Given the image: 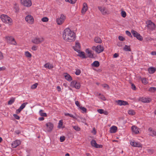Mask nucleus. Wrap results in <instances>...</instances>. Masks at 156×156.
<instances>
[{
	"label": "nucleus",
	"mask_w": 156,
	"mask_h": 156,
	"mask_svg": "<svg viewBox=\"0 0 156 156\" xmlns=\"http://www.w3.org/2000/svg\"><path fill=\"white\" fill-rule=\"evenodd\" d=\"M91 146L96 148H101L103 147L102 145L98 144L94 140H92L90 142Z\"/></svg>",
	"instance_id": "ddd939ff"
},
{
	"label": "nucleus",
	"mask_w": 156,
	"mask_h": 156,
	"mask_svg": "<svg viewBox=\"0 0 156 156\" xmlns=\"http://www.w3.org/2000/svg\"><path fill=\"white\" fill-rule=\"evenodd\" d=\"M102 86L108 89L109 88L108 85L106 84H103Z\"/></svg>",
	"instance_id": "bf43d9fd"
},
{
	"label": "nucleus",
	"mask_w": 156,
	"mask_h": 156,
	"mask_svg": "<svg viewBox=\"0 0 156 156\" xmlns=\"http://www.w3.org/2000/svg\"><path fill=\"white\" fill-rule=\"evenodd\" d=\"M115 102L117 104L120 105H128L129 104L128 102L126 101L122 100H118L116 101Z\"/></svg>",
	"instance_id": "dca6fc26"
},
{
	"label": "nucleus",
	"mask_w": 156,
	"mask_h": 156,
	"mask_svg": "<svg viewBox=\"0 0 156 156\" xmlns=\"http://www.w3.org/2000/svg\"><path fill=\"white\" fill-rule=\"evenodd\" d=\"M38 85V84L37 83H36L34 84H33L31 87V89H36Z\"/></svg>",
	"instance_id": "4c0bfd02"
},
{
	"label": "nucleus",
	"mask_w": 156,
	"mask_h": 156,
	"mask_svg": "<svg viewBox=\"0 0 156 156\" xmlns=\"http://www.w3.org/2000/svg\"><path fill=\"white\" fill-rule=\"evenodd\" d=\"M44 67L49 69H51L53 68V66L52 64L48 62L44 64Z\"/></svg>",
	"instance_id": "393cba45"
},
{
	"label": "nucleus",
	"mask_w": 156,
	"mask_h": 156,
	"mask_svg": "<svg viewBox=\"0 0 156 156\" xmlns=\"http://www.w3.org/2000/svg\"><path fill=\"white\" fill-rule=\"evenodd\" d=\"M28 104L27 102H25L23 103L20 108L22 110L26 107V105Z\"/></svg>",
	"instance_id": "473e14b6"
},
{
	"label": "nucleus",
	"mask_w": 156,
	"mask_h": 156,
	"mask_svg": "<svg viewBox=\"0 0 156 156\" xmlns=\"http://www.w3.org/2000/svg\"><path fill=\"white\" fill-rule=\"evenodd\" d=\"M25 20L28 23L32 24L34 23V20L33 16L30 15H27L25 18Z\"/></svg>",
	"instance_id": "423d86ee"
},
{
	"label": "nucleus",
	"mask_w": 156,
	"mask_h": 156,
	"mask_svg": "<svg viewBox=\"0 0 156 156\" xmlns=\"http://www.w3.org/2000/svg\"><path fill=\"white\" fill-rule=\"evenodd\" d=\"M94 41L96 43L100 44L102 42V40L101 39L98 37H95L94 38Z\"/></svg>",
	"instance_id": "c85d7f7f"
},
{
	"label": "nucleus",
	"mask_w": 156,
	"mask_h": 156,
	"mask_svg": "<svg viewBox=\"0 0 156 156\" xmlns=\"http://www.w3.org/2000/svg\"><path fill=\"white\" fill-rule=\"evenodd\" d=\"M131 88L133 90H136V87L133 83L131 84Z\"/></svg>",
	"instance_id": "6e6d98bb"
},
{
	"label": "nucleus",
	"mask_w": 156,
	"mask_h": 156,
	"mask_svg": "<svg viewBox=\"0 0 156 156\" xmlns=\"http://www.w3.org/2000/svg\"><path fill=\"white\" fill-rule=\"evenodd\" d=\"M44 38L41 37H36L32 40V42L34 44H38L42 43L44 41Z\"/></svg>",
	"instance_id": "7ed1b4c3"
},
{
	"label": "nucleus",
	"mask_w": 156,
	"mask_h": 156,
	"mask_svg": "<svg viewBox=\"0 0 156 156\" xmlns=\"http://www.w3.org/2000/svg\"><path fill=\"white\" fill-rule=\"evenodd\" d=\"M63 75L65 79L69 81H71L72 80V77L67 73H65Z\"/></svg>",
	"instance_id": "4be33fe9"
},
{
	"label": "nucleus",
	"mask_w": 156,
	"mask_h": 156,
	"mask_svg": "<svg viewBox=\"0 0 156 156\" xmlns=\"http://www.w3.org/2000/svg\"><path fill=\"white\" fill-rule=\"evenodd\" d=\"M121 15L123 17H125L126 15V13L125 11H122L121 12Z\"/></svg>",
	"instance_id": "c03bdc74"
},
{
	"label": "nucleus",
	"mask_w": 156,
	"mask_h": 156,
	"mask_svg": "<svg viewBox=\"0 0 156 156\" xmlns=\"http://www.w3.org/2000/svg\"><path fill=\"white\" fill-rule=\"evenodd\" d=\"M149 91L154 92L156 90V88L154 87H150L148 90Z\"/></svg>",
	"instance_id": "f704fd0d"
},
{
	"label": "nucleus",
	"mask_w": 156,
	"mask_h": 156,
	"mask_svg": "<svg viewBox=\"0 0 156 156\" xmlns=\"http://www.w3.org/2000/svg\"><path fill=\"white\" fill-rule=\"evenodd\" d=\"M104 110L102 109H99L98 110V112L99 113L101 114L103 113Z\"/></svg>",
	"instance_id": "09e8293b"
},
{
	"label": "nucleus",
	"mask_w": 156,
	"mask_h": 156,
	"mask_svg": "<svg viewBox=\"0 0 156 156\" xmlns=\"http://www.w3.org/2000/svg\"><path fill=\"white\" fill-rule=\"evenodd\" d=\"M119 56V55L117 53H115L113 55V57L114 58H116Z\"/></svg>",
	"instance_id": "69168bd1"
},
{
	"label": "nucleus",
	"mask_w": 156,
	"mask_h": 156,
	"mask_svg": "<svg viewBox=\"0 0 156 156\" xmlns=\"http://www.w3.org/2000/svg\"><path fill=\"white\" fill-rule=\"evenodd\" d=\"M21 144V142L19 140H16L13 141L12 144V147L13 148H16L19 146Z\"/></svg>",
	"instance_id": "f3484780"
},
{
	"label": "nucleus",
	"mask_w": 156,
	"mask_h": 156,
	"mask_svg": "<svg viewBox=\"0 0 156 156\" xmlns=\"http://www.w3.org/2000/svg\"><path fill=\"white\" fill-rule=\"evenodd\" d=\"M57 89L58 91L60 92L61 91V88L59 86H58L57 87Z\"/></svg>",
	"instance_id": "0e129e2a"
},
{
	"label": "nucleus",
	"mask_w": 156,
	"mask_h": 156,
	"mask_svg": "<svg viewBox=\"0 0 156 156\" xmlns=\"http://www.w3.org/2000/svg\"><path fill=\"white\" fill-rule=\"evenodd\" d=\"M92 133H93L94 134H95L96 133V132L95 130V129L94 128H93V130L92 131Z\"/></svg>",
	"instance_id": "680f3d73"
},
{
	"label": "nucleus",
	"mask_w": 156,
	"mask_h": 156,
	"mask_svg": "<svg viewBox=\"0 0 156 156\" xmlns=\"http://www.w3.org/2000/svg\"><path fill=\"white\" fill-rule=\"evenodd\" d=\"M21 110H22L20 108H19V109H18L16 110V113H17V114L19 113L21 111Z\"/></svg>",
	"instance_id": "4d7b16f0"
},
{
	"label": "nucleus",
	"mask_w": 156,
	"mask_h": 156,
	"mask_svg": "<svg viewBox=\"0 0 156 156\" xmlns=\"http://www.w3.org/2000/svg\"><path fill=\"white\" fill-rule=\"evenodd\" d=\"M5 41L9 43H11L12 44L15 45L16 42L14 38L12 37L7 36L5 37Z\"/></svg>",
	"instance_id": "f8f14e48"
},
{
	"label": "nucleus",
	"mask_w": 156,
	"mask_h": 156,
	"mask_svg": "<svg viewBox=\"0 0 156 156\" xmlns=\"http://www.w3.org/2000/svg\"><path fill=\"white\" fill-rule=\"evenodd\" d=\"M77 52L78 53V55L80 57L82 58H86V57L85 55V53L84 52L81 51L80 50H79V51H77Z\"/></svg>",
	"instance_id": "b1692460"
},
{
	"label": "nucleus",
	"mask_w": 156,
	"mask_h": 156,
	"mask_svg": "<svg viewBox=\"0 0 156 156\" xmlns=\"http://www.w3.org/2000/svg\"><path fill=\"white\" fill-rule=\"evenodd\" d=\"M80 119L82 122L83 123L85 122V120L84 118H80Z\"/></svg>",
	"instance_id": "338daca9"
},
{
	"label": "nucleus",
	"mask_w": 156,
	"mask_h": 156,
	"mask_svg": "<svg viewBox=\"0 0 156 156\" xmlns=\"http://www.w3.org/2000/svg\"><path fill=\"white\" fill-rule=\"evenodd\" d=\"M123 49L126 51H131L130 46L126 45L123 47Z\"/></svg>",
	"instance_id": "cd10ccee"
},
{
	"label": "nucleus",
	"mask_w": 156,
	"mask_h": 156,
	"mask_svg": "<svg viewBox=\"0 0 156 156\" xmlns=\"http://www.w3.org/2000/svg\"><path fill=\"white\" fill-rule=\"evenodd\" d=\"M62 37L65 41L68 42H73L76 39L75 33L69 28H66L64 30Z\"/></svg>",
	"instance_id": "f257e3e1"
},
{
	"label": "nucleus",
	"mask_w": 156,
	"mask_h": 156,
	"mask_svg": "<svg viewBox=\"0 0 156 156\" xmlns=\"http://www.w3.org/2000/svg\"><path fill=\"white\" fill-rule=\"evenodd\" d=\"M63 125V120H60L58 123V128H64V127L62 126Z\"/></svg>",
	"instance_id": "7c9ffc66"
},
{
	"label": "nucleus",
	"mask_w": 156,
	"mask_h": 156,
	"mask_svg": "<svg viewBox=\"0 0 156 156\" xmlns=\"http://www.w3.org/2000/svg\"><path fill=\"white\" fill-rule=\"evenodd\" d=\"M73 129L76 131H79L80 130V128L78 126H73Z\"/></svg>",
	"instance_id": "a19ab883"
},
{
	"label": "nucleus",
	"mask_w": 156,
	"mask_h": 156,
	"mask_svg": "<svg viewBox=\"0 0 156 156\" xmlns=\"http://www.w3.org/2000/svg\"><path fill=\"white\" fill-rule=\"evenodd\" d=\"M151 54L152 55H156V51H153L151 52Z\"/></svg>",
	"instance_id": "774afa93"
},
{
	"label": "nucleus",
	"mask_w": 156,
	"mask_h": 156,
	"mask_svg": "<svg viewBox=\"0 0 156 156\" xmlns=\"http://www.w3.org/2000/svg\"><path fill=\"white\" fill-rule=\"evenodd\" d=\"M4 56L2 53L0 51V60H1L3 59Z\"/></svg>",
	"instance_id": "3c124183"
},
{
	"label": "nucleus",
	"mask_w": 156,
	"mask_h": 156,
	"mask_svg": "<svg viewBox=\"0 0 156 156\" xmlns=\"http://www.w3.org/2000/svg\"><path fill=\"white\" fill-rule=\"evenodd\" d=\"M25 55L26 57H31V54L28 51H26Z\"/></svg>",
	"instance_id": "58836bf2"
},
{
	"label": "nucleus",
	"mask_w": 156,
	"mask_h": 156,
	"mask_svg": "<svg viewBox=\"0 0 156 156\" xmlns=\"http://www.w3.org/2000/svg\"><path fill=\"white\" fill-rule=\"evenodd\" d=\"M150 135L152 136H156V131L153 130L150 133Z\"/></svg>",
	"instance_id": "ea45409f"
},
{
	"label": "nucleus",
	"mask_w": 156,
	"mask_h": 156,
	"mask_svg": "<svg viewBox=\"0 0 156 156\" xmlns=\"http://www.w3.org/2000/svg\"><path fill=\"white\" fill-rule=\"evenodd\" d=\"M117 128L115 126H113L110 128V132L112 133H114L116 132Z\"/></svg>",
	"instance_id": "a878e982"
},
{
	"label": "nucleus",
	"mask_w": 156,
	"mask_h": 156,
	"mask_svg": "<svg viewBox=\"0 0 156 156\" xmlns=\"http://www.w3.org/2000/svg\"><path fill=\"white\" fill-rule=\"evenodd\" d=\"M32 49L34 51H36L37 49V47L35 45H34L32 47Z\"/></svg>",
	"instance_id": "864d4df0"
},
{
	"label": "nucleus",
	"mask_w": 156,
	"mask_h": 156,
	"mask_svg": "<svg viewBox=\"0 0 156 156\" xmlns=\"http://www.w3.org/2000/svg\"><path fill=\"white\" fill-rule=\"evenodd\" d=\"M21 4L27 7H29L32 5V2L31 0H20Z\"/></svg>",
	"instance_id": "9b49d317"
},
{
	"label": "nucleus",
	"mask_w": 156,
	"mask_h": 156,
	"mask_svg": "<svg viewBox=\"0 0 156 156\" xmlns=\"http://www.w3.org/2000/svg\"><path fill=\"white\" fill-rule=\"evenodd\" d=\"M65 19V16L63 14H61L60 17L57 19V23L58 25H61L64 23Z\"/></svg>",
	"instance_id": "1a4fd4ad"
},
{
	"label": "nucleus",
	"mask_w": 156,
	"mask_h": 156,
	"mask_svg": "<svg viewBox=\"0 0 156 156\" xmlns=\"http://www.w3.org/2000/svg\"><path fill=\"white\" fill-rule=\"evenodd\" d=\"M65 1L66 2H69L72 4H74L76 3V0H65Z\"/></svg>",
	"instance_id": "e433bc0d"
},
{
	"label": "nucleus",
	"mask_w": 156,
	"mask_h": 156,
	"mask_svg": "<svg viewBox=\"0 0 156 156\" xmlns=\"http://www.w3.org/2000/svg\"><path fill=\"white\" fill-rule=\"evenodd\" d=\"M0 18L3 23L7 24L11 26L13 24L12 19L6 15L2 14L1 15Z\"/></svg>",
	"instance_id": "f03ea898"
},
{
	"label": "nucleus",
	"mask_w": 156,
	"mask_h": 156,
	"mask_svg": "<svg viewBox=\"0 0 156 156\" xmlns=\"http://www.w3.org/2000/svg\"><path fill=\"white\" fill-rule=\"evenodd\" d=\"M128 113L129 115H135L136 112L134 110L132 109H130L128 111Z\"/></svg>",
	"instance_id": "2f4dec72"
},
{
	"label": "nucleus",
	"mask_w": 156,
	"mask_h": 156,
	"mask_svg": "<svg viewBox=\"0 0 156 156\" xmlns=\"http://www.w3.org/2000/svg\"><path fill=\"white\" fill-rule=\"evenodd\" d=\"M140 100L144 103H148L151 101V99L148 97H142L140 99Z\"/></svg>",
	"instance_id": "6ab92c4d"
},
{
	"label": "nucleus",
	"mask_w": 156,
	"mask_h": 156,
	"mask_svg": "<svg viewBox=\"0 0 156 156\" xmlns=\"http://www.w3.org/2000/svg\"><path fill=\"white\" fill-rule=\"evenodd\" d=\"M92 49L98 53H100L104 50V47L101 45H98L96 47L94 46L92 47Z\"/></svg>",
	"instance_id": "39448f33"
},
{
	"label": "nucleus",
	"mask_w": 156,
	"mask_h": 156,
	"mask_svg": "<svg viewBox=\"0 0 156 156\" xmlns=\"http://www.w3.org/2000/svg\"><path fill=\"white\" fill-rule=\"evenodd\" d=\"M41 20L44 22H46L48 21V19L47 17H43L42 18Z\"/></svg>",
	"instance_id": "37998d69"
},
{
	"label": "nucleus",
	"mask_w": 156,
	"mask_h": 156,
	"mask_svg": "<svg viewBox=\"0 0 156 156\" xmlns=\"http://www.w3.org/2000/svg\"><path fill=\"white\" fill-rule=\"evenodd\" d=\"M148 27L149 28L152 30L154 29L155 28V24L151 20H149L148 21Z\"/></svg>",
	"instance_id": "aec40b11"
},
{
	"label": "nucleus",
	"mask_w": 156,
	"mask_h": 156,
	"mask_svg": "<svg viewBox=\"0 0 156 156\" xmlns=\"http://www.w3.org/2000/svg\"><path fill=\"white\" fill-rule=\"evenodd\" d=\"M86 52L88 56L90 58H93L94 57L93 54L92 52V51L91 50L89 49H87L86 50Z\"/></svg>",
	"instance_id": "5701e85b"
},
{
	"label": "nucleus",
	"mask_w": 156,
	"mask_h": 156,
	"mask_svg": "<svg viewBox=\"0 0 156 156\" xmlns=\"http://www.w3.org/2000/svg\"><path fill=\"white\" fill-rule=\"evenodd\" d=\"M100 98L103 100H105V97L103 95H100Z\"/></svg>",
	"instance_id": "e2e57ef3"
},
{
	"label": "nucleus",
	"mask_w": 156,
	"mask_h": 156,
	"mask_svg": "<svg viewBox=\"0 0 156 156\" xmlns=\"http://www.w3.org/2000/svg\"><path fill=\"white\" fill-rule=\"evenodd\" d=\"M141 81L142 83L144 84H147L148 83L146 79L145 78H143L141 79Z\"/></svg>",
	"instance_id": "c9c22d12"
},
{
	"label": "nucleus",
	"mask_w": 156,
	"mask_h": 156,
	"mask_svg": "<svg viewBox=\"0 0 156 156\" xmlns=\"http://www.w3.org/2000/svg\"><path fill=\"white\" fill-rule=\"evenodd\" d=\"M39 114L42 117H46L47 116L46 114L45 113H44L43 112L42 110H40L39 111Z\"/></svg>",
	"instance_id": "72a5a7b5"
},
{
	"label": "nucleus",
	"mask_w": 156,
	"mask_h": 156,
	"mask_svg": "<svg viewBox=\"0 0 156 156\" xmlns=\"http://www.w3.org/2000/svg\"><path fill=\"white\" fill-rule=\"evenodd\" d=\"M130 144L133 147H141V144L138 142H135L133 140L130 141Z\"/></svg>",
	"instance_id": "2eb2a0df"
},
{
	"label": "nucleus",
	"mask_w": 156,
	"mask_h": 156,
	"mask_svg": "<svg viewBox=\"0 0 156 156\" xmlns=\"http://www.w3.org/2000/svg\"><path fill=\"white\" fill-rule=\"evenodd\" d=\"M75 104L79 108L80 107V103L78 101H75Z\"/></svg>",
	"instance_id": "603ef678"
},
{
	"label": "nucleus",
	"mask_w": 156,
	"mask_h": 156,
	"mask_svg": "<svg viewBox=\"0 0 156 156\" xmlns=\"http://www.w3.org/2000/svg\"><path fill=\"white\" fill-rule=\"evenodd\" d=\"M131 32L133 36L136 37L138 40L140 41L143 40V37L137 32L132 30H131Z\"/></svg>",
	"instance_id": "9d476101"
},
{
	"label": "nucleus",
	"mask_w": 156,
	"mask_h": 156,
	"mask_svg": "<svg viewBox=\"0 0 156 156\" xmlns=\"http://www.w3.org/2000/svg\"><path fill=\"white\" fill-rule=\"evenodd\" d=\"M88 9V7L87 4L86 2L83 3V8L81 11L82 13L83 14H84Z\"/></svg>",
	"instance_id": "4468645a"
},
{
	"label": "nucleus",
	"mask_w": 156,
	"mask_h": 156,
	"mask_svg": "<svg viewBox=\"0 0 156 156\" xmlns=\"http://www.w3.org/2000/svg\"><path fill=\"white\" fill-rule=\"evenodd\" d=\"M119 39L121 41H123L125 40L124 38L121 36H119Z\"/></svg>",
	"instance_id": "13d9d810"
},
{
	"label": "nucleus",
	"mask_w": 156,
	"mask_h": 156,
	"mask_svg": "<svg viewBox=\"0 0 156 156\" xmlns=\"http://www.w3.org/2000/svg\"><path fill=\"white\" fill-rule=\"evenodd\" d=\"M15 101V99L14 98H12L10 99L9 101H8V104L9 105H11L12 104L14 101Z\"/></svg>",
	"instance_id": "79ce46f5"
},
{
	"label": "nucleus",
	"mask_w": 156,
	"mask_h": 156,
	"mask_svg": "<svg viewBox=\"0 0 156 156\" xmlns=\"http://www.w3.org/2000/svg\"><path fill=\"white\" fill-rule=\"evenodd\" d=\"M98 8L103 15H105L109 13L108 9L105 7L99 6L98 7Z\"/></svg>",
	"instance_id": "0eeeda50"
},
{
	"label": "nucleus",
	"mask_w": 156,
	"mask_h": 156,
	"mask_svg": "<svg viewBox=\"0 0 156 156\" xmlns=\"http://www.w3.org/2000/svg\"><path fill=\"white\" fill-rule=\"evenodd\" d=\"M73 48L75 51L76 52L79 51L80 48V46L79 43L76 42L75 46Z\"/></svg>",
	"instance_id": "412c9836"
},
{
	"label": "nucleus",
	"mask_w": 156,
	"mask_h": 156,
	"mask_svg": "<svg viewBox=\"0 0 156 156\" xmlns=\"http://www.w3.org/2000/svg\"><path fill=\"white\" fill-rule=\"evenodd\" d=\"M6 68L5 66L0 67V71H3Z\"/></svg>",
	"instance_id": "052dcab7"
},
{
	"label": "nucleus",
	"mask_w": 156,
	"mask_h": 156,
	"mask_svg": "<svg viewBox=\"0 0 156 156\" xmlns=\"http://www.w3.org/2000/svg\"><path fill=\"white\" fill-rule=\"evenodd\" d=\"M54 127L53 124L50 122L46 123L45 126V131L46 132H51Z\"/></svg>",
	"instance_id": "20e7f679"
},
{
	"label": "nucleus",
	"mask_w": 156,
	"mask_h": 156,
	"mask_svg": "<svg viewBox=\"0 0 156 156\" xmlns=\"http://www.w3.org/2000/svg\"><path fill=\"white\" fill-rule=\"evenodd\" d=\"M148 71L149 73L152 74L156 71V68L153 67H150L148 69Z\"/></svg>",
	"instance_id": "bb28decb"
},
{
	"label": "nucleus",
	"mask_w": 156,
	"mask_h": 156,
	"mask_svg": "<svg viewBox=\"0 0 156 156\" xmlns=\"http://www.w3.org/2000/svg\"><path fill=\"white\" fill-rule=\"evenodd\" d=\"M132 132L135 134H137L139 133L140 129L135 126H133L131 127Z\"/></svg>",
	"instance_id": "a211bd4d"
},
{
	"label": "nucleus",
	"mask_w": 156,
	"mask_h": 156,
	"mask_svg": "<svg viewBox=\"0 0 156 156\" xmlns=\"http://www.w3.org/2000/svg\"><path fill=\"white\" fill-rule=\"evenodd\" d=\"M92 66L95 67H98L100 65V64L98 61H95L91 64Z\"/></svg>",
	"instance_id": "c756f323"
},
{
	"label": "nucleus",
	"mask_w": 156,
	"mask_h": 156,
	"mask_svg": "<svg viewBox=\"0 0 156 156\" xmlns=\"http://www.w3.org/2000/svg\"><path fill=\"white\" fill-rule=\"evenodd\" d=\"M81 73V71L79 69H77L76 70L75 74L77 75H79Z\"/></svg>",
	"instance_id": "a18cd8bd"
},
{
	"label": "nucleus",
	"mask_w": 156,
	"mask_h": 156,
	"mask_svg": "<svg viewBox=\"0 0 156 156\" xmlns=\"http://www.w3.org/2000/svg\"><path fill=\"white\" fill-rule=\"evenodd\" d=\"M60 141L61 142H62L65 140V137L64 136H61L60 137Z\"/></svg>",
	"instance_id": "de8ad7c7"
},
{
	"label": "nucleus",
	"mask_w": 156,
	"mask_h": 156,
	"mask_svg": "<svg viewBox=\"0 0 156 156\" xmlns=\"http://www.w3.org/2000/svg\"><path fill=\"white\" fill-rule=\"evenodd\" d=\"M126 34L127 35L129 36H131L132 37L131 34L130 32L128 30H126Z\"/></svg>",
	"instance_id": "5fc2aeb1"
},
{
	"label": "nucleus",
	"mask_w": 156,
	"mask_h": 156,
	"mask_svg": "<svg viewBox=\"0 0 156 156\" xmlns=\"http://www.w3.org/2000/svg\"><path fill=\"white\" fill-rule=\"evenodd\" d=\"M80 108L83 111V112H86V111H87L86 108H85L84 107H82L81 106H80Z\"/></svg>",
	"instance_id": "49530a36"
},
{
	"label": "nucleus",
	"mask_w": 156,
	"mask_h": 156,
	"mask_svg": "<svg viewBox=\"0 0 156 156\" xmlns=\"http://www.w3.org/2000/svg\"><path fill=\"white\" fill-rule=\"evenodd\" d=\"M13 115V116L14 117V118L16 119H18V120H19L20 119V117L19 116H18L16 114H14Z\"/></svg>",
	"instance_id": "8fccbe9b"
},
{
	"label": "nucleus",
	"mask_w": 156,
	"mask_h": 156,
	"mask_svg": "<svg viewBox=\"0 0 156 156\" xmlns=\"http://www.w3.org/2000/svg\"><path fill=\"white\" fill-rule=\"evenodd\" d=\"M70 86L76 89H79L80 87V83L76 80H73L70 83Z\"/></svg>",
	"instance_id": "6e6552de"
}]
</instances>
